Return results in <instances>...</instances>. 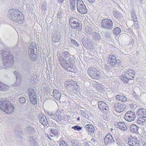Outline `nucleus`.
Masks as SVG:
<instances>
[{
  "label": "nucleus",
  "instance_id": "nucleus-1",
  "mask_svg": "<svg viewBox=\"0 0 146 146\" xmlns=\"http://www.w3.org/2000/svg\"><path fill=\"white\" fill-rule=\"evenodd\" d=\"M59 61L62 67L68 71L76 72V68L75 65V61L72 58L69 59L68 62H67L66 60L62 57H60Z\"/></svg>",
  "mask_w": 146,
  "mask_h": 146
},
{
  "label": "nucleus",
  "instance_id": "nucleus-2",
  "mask_svg": "<svg viewBox=\"0 0 146 146\" xmlns=\"http://www.w3.org/2000/svg\"><path fill=\"white\" fill-rule=\"evenodd\" d=\"M8 102L7 101H1L0 102V108L2 111L6 113H11L14 111V107L12 104H8Z\"/></svg>",
  "mask_w": 146,
  "mask_h": 146
},
{
  "label": "nucleus",
  "instance_id": "nucleus-3",
  "mask_svg": "<svg viewBox=\"0 0 146 146\" xmlns=\"http://www.w3.org/2000/svg\"><path fill=\"white\" fill-rule=\"evenodd\" d=\"M21 13L19 10L14 9H11L9 11L8 16L10 19L13 20L18 19V20L19 19L21 21H23L24 19L23 16L22 14L21 15Z\"/></svg>",
  "mask_w": 146,
  "mask_h": 146
},
{
  "label": "nucleus",
  "instance_id": "nucleus-4",
  "mask_svg": "<svg viewBox=\"0 0 146 146\" xmlns=\"http://www.w3.org/2000/svg\"><path fill=\"white\" fill-rule=\"evenodd\" d=\"M87 73L90 76L94 79H98L100 76V71L98 69L93 67L88 68L87 71Z\"/></svg>",
  "mask_w": 146,
  "mask_h": 146
},
{
  "label": "nucleus",
  "instance_id": "nucleus-5",
  "mask_svg": "<svg viewBox=\"0 0 146 146\" xmlns=\"http://www.w3.org/2000/svg\"><path fill=\"white\" fill-rule=\"evenodd\" d=\"M108 64L112 68L115 67L117 64L120 66L121 63V61L119 59L117 60L116 56L114 55H110L108 58Z\"/></svg>",
  "mask_w": 146,
  "mask_h": 146
},
{
  "label": "nucleus",
  "instance_id": "nucleus-6",
  "mask_svg": "<svg viewBox=\"0 0 146 146\" xmlns=\"http://www.w3.org/2000/svg\"><path fill=\"white\" fill-rule=\"evenodd\" d=\"M69 23L71 28L77 29H80L82 27V25L76 18L71 17L69 19Z\"/></svg>",
  "mask_w": 146,
  "mask_h": 146
},
{
  "label": "nucleus",
  "instance_id": "nucleus-7",
  "mask_svg": "<svg viewBox=\"0 0 146 146\" xmlns=\"http://www.w3.org/2000/svg\"><path fill=\"white\" fill-rule=\"evenodd\" d=\"M65 87L69 88L72 91L78 90V85L77 83L73 80H67L65 82L64 84Z\"/></svg>",
  "mask_w": 146,
  "mask_h": 146
},
{
  "label": "nucleus",
  "instance_id": "nucleus-8",
  "mask_svg": "<svg viewBox=\"0 0 146 146\" xmlns=\"http://www.w3.org/2000/svg\"><path fill=\"white\" fill-rule=\"evenodd\" d=\"M101 26L104 29L107 30L111 29L113 27V24L111 20L106 19L103 20L101 23Z\"/></svg>",
  "mask_w": 146,
  "mask_h": 146
},
{
  "label": "nucleus",
  "instance_id": "nucleus-9",
  "mask_svg": "<svg viewBox=\"0 0 146 146\" xmlns=\"http://www.w3.org/2000/svg\"><path fill=\"white\" fill-rule=\"evenodd\" d=\"M77 10L80 13L85 14L87 13L86 8L82 0L77 1Z\"/></svg>",
  "mask_w": 146,
  "mask_h": 146
},
{
  "label": "nucleus",
  "instance_id": "nucleus-10",
  "mask_svg": "<svg viewBox=\"0 0 146 146\" xmlns=\"http://www.w3.org/2000/svg\"><path fill=\"white\" fill-rule=\"evenodd\" d=\"M6 51L5 50L2 51L1 54H3V58L4 62L12 64L13 63V60L12 55L9 52H7L5 54Z\"/></svg>",
  "mask_w": 146,
  "mask_h": 146
},
{
  "label": "nucleus",
  "instance_id": "nucleus-11",
  "mask_svg": "<svg viewBox=\"0 0 146 146\" xmlns=\"http://www.w3.org/2000/svg\"><path fill=\"white\" fill-rule=\"evenodd\" d=\"M128 143L130 146H140L141 145L139 139L135 137L129 138L128 139Z\"/></svg>",
  "mask_w": 146,
  "mask_h": 146
},
{
  "label": "nucleus",
  "instance_id": "nucleus-12",
  "mask_svg": "<svg viewBox=\"0 0 146 146\" xmlns=\"http://www.w3.org/2000/svg\"><path fill=\"white\" fill-rule=\"evenodd\" d=\"M98 107L99 109L103 113L107 112L109 109L108 105L103 101H99L98 103Z\"/></svg>",
  "mask_w": 146,
  "mask_h": 146
},
{
  "label": "nucleus",
  "instance_id": "nucleus-13",
  "mask_svg": "<svg viewBox=\"0 0 146 146\" xmlns=\"http://www.w3.org/2000/svg\"><path fill=\"white\" fill-rule=\"evenodd\" d=\"M114 110L117 112L120 113L123 111L126 108L125 105L124 104H121L120 103H115L114 105Z\"/></svg>",
  "mask_w": 146,
  "mask_h": 146
},
{
  "label": "nucleus",
  "instance_id": "nucleus-14",
  "mask_svg": "<svg viewBox=\"0 0 146 146\" xmlns=\"http://www.w3.org/2000/svg\"><path fill=\"white\" fill-rule=\"evenodd\" d=\"M124 118L128 121H133L135 120V113L132 111H127L125 115Z\"/></svg>",
  "mask_w": 146,
  "mask_h": 146
},
{
  "label": "nucleus",
  "instance_id": "nucleus-15",
  "mask_svg": "<svg viewBox=\"0 0 146 146\" xmlns=\"http://www.w3.org/2000/svg\"><path fill=\"white\" fill-rule=\"evenodd\" d=\"M29 95L31 103L33 104H36L37 103L36 96L33 89L29 90Z\"/></svg>",
  "mask_w": 146,
  "mask_h": 146
},
{
  "label": "nucleus",
  "instance_id": "nucleus-16",
  "mask_svg": "<svg viewBox=\"0 0 146 146\" xmlns=\"http://www.w3.org/2000/svg\"><path fill=\"white\" fill-rule=\"evenodd\" d=\"M114 141L111 135L110 134H108L104 139V143L106 145H110L113 143Z\"/></svg>",
  "mask_w": 146,
  "mask_h": 146
},
{
  "label": "nucleus",
  "instance_id": "nucleus-17",
  "mask_svg": "<svg viewBox=\"0 0 146 146\" xmlns=\"http://www.w3.org/2000/svg\"><path fill=\"white\" fill-rule=\"evenodd\" d=\"M135 75V72L131 70H127L124 74V75L127 76L130 80H132L134 79Z\"/></svg>",
  "mask_w": 146,
  "mask_h": 146
},
{
  "label": "nucleus",
  "instance_id": "nucleus-18",
  "mask_svg": "<svg viewBox=\"0 0 146 146\" xmlns=\"http://www.w3.org/2000/svg\"><path fill=\"white\" fill-rule=\"evenodd\" d=\"M115 126L117 128L122 131H125L127 129V126L123 122H118L116 125Z\"/></svg>",
  "mask_w": 146,
  "mask_h": 146
},
{
  "label": "nucleus",
  "instance_id": "nucleus-19",
  "mask_svg": "<svg viewBox=\"0 0 146 146\" xmlns=\"http://www.w3.org/2000/svg\"><path fill=\"white\" fill-rule=\"evenodd\" d=\"M85 127L88 133L91 135H93L95 132V129L94 126L90 124L86 125Z\"/></svg>",
  "mask_w": 146,
  "mask_h": 146
},
{
  "label": "nucleus",
  "instance_id": "nucleus-20",
  "mask_svg": "<svg viewBox=\"0 0 146 146\" xmlns=\"http://www.w3.org/2000/svg\"><path fill=\"white\" fill-rule=\"evenodd\" d=\"M40 122L43 125L46 126L48 124L47 119L44 115L41 114L39 116Z\"/></svg>",
  "mask_w": 146,
  "mask_h": 146
},
{
  "label": "nucleus",
  "instance_id": "nucleus-21",
  "mask_svg": "<svg viewBox=\"0 0 146 146\" xmlns=\"http://www.w3.org/2000/svg\"><path fill=\"white\" fill-rule=\"evenodd\" d=\"M137 114L140 117H146V111L143 108H140L137 111Z\"/></svg>",
  "mask_w": 146,
  "mask_h": 146
},
{
  "label": "nucleus",
  "instance_id": "nucleus-22",
  "mask_svg": "<svg viewBox=\"0 0 146 146\" xmlns=\"http://www.w3.org/2000/svg\"><path fill=\"white\" fill-rule=\"evenodd\" d=\"M116 99L118 101L123 102H126L127 101V98L123 95H117L116 96Z\"/></svg>",
  "mask_w": 146,
  "mask_h": 146
},
{
  "label": "nucleus",
  "instance_id": "nucleus-23",
  "mask_svg": "<svg viewBox=\"0 0 146 146\" xmlns=\"http://www.w3.org/2000/svg\"><path fill=\"white\" fill-rule=\"evenodd\" d=\"M53 95L54 98L57 100H60L61 97V93L56 90H54L53 91Z\"/></svg>",
  "mask_w": 146,
  "mask_h": 146
},
{
  "label": "nucleus",
  "instance_id": "nucleus-24",
  "mask_svg": "<svg viewBox=\"0 0 146 146\" xmlns=\"http://www.w3.org/2000/svg\"><path fill=\"white\" fill-rule=\"evenodd\" d=\"M138 127L135 124H132L130 125L129 129L130 131L132 133H136L138 131Z\"/></svg>",
  "mask_w": 146,
  "mask_h": 146
},
{
  "label": "nucleus",
  "instance_id": "nucleus-25",
  "mask_svg": "<svg viewBox=\"0 0 146 146\" xmlns=\"http://www.w3.org/2000/svg\"><path fill=\"white\" fill-rule=\"evenodd\" d=\"M120 79L121 81L125 84L128 83V82L130 79L127 76L122 75L120 76Z\"/></svg>",
  "mask_w": 146,
  "mask_h": 146
},
{
  "label": "nucleus",
  "instance_id": "nucleus-26",
  "mask_svg": "<svg viewBox=\"0 0 146 146\" xmlns=\"http://www.w3.org/2000/svg\"><path fill=\"white\" fill-rule=\"evenodd\" d=\"M69 4L70 9L72 10H74L75 9V0H70Z\"/></svg>",
  "mask_w": 146,
  "mask_h": 146
},
{
  "label": "nucleus",
  "instance_id": "nucleus-27",
  "mask_svg": "<svg viewBox=\"0 0 146 146\" xmlns=\"http://www.w3.org/2000/svg\"><path fill=\"white\" fill-rule=\"evenodd\" d=\"M8 86L0 82V90L6 91L8 89Z\"/></svg>",
  "mask_w": 146,
  "mask_h": 146
},
{
  "label": "nucleus",
  "instance_id": "nucleus-28",
  "mask_svg": "<svg viewBox=\"0 0 146 146\" xmlns=\"http://www.w3.org/2000/svg\"><path fill=\"white\" fill-rule=\"evenodd\" d=\"M121 31V29L119 28L116 27L113 29V32L114 35H117L119 34Z\"/></svg>",
  "mask_w": 146,
  "mask_h": 146
},
{
  "label": "nucleus",
  "instance_id": "nucleus-29",
  "mask_svg": "<svg viewBox=\"0 0 146 146\" xmlns=\"http://www.w3.org/2000/svg\"><path fill=\"white\" fill-rule=\"evenodd\" d=\"M52 40L53 42H58L60 38L56 34H54L52 37Z\"/></svg>",
  "mask_w": 146,
  "mask_h": 146
},
{
  "label": "nucleus",
  "instance_id": "nucleus-30",
  "mask_svg": "<svg viewBox=\"0 0 146 146\" xmlns=\"http://www.w3.org/2000/svg\"><path fill=\"white\" fill-rule=\"evenodd\" d=\"M143 117H142L138 119L137 121V122L138 124H143V123L144 122L145 120L143 118Z\"/></svg>",
  "mask_w": 146,
  "mask_h": 146
},
{
  "label": "nucleus",
  "instance_id": "nucleus-31",
  "mask_svg": "<svg viewBox=\"0 0 146 146\" xmlns=\"http://www.w3.org/2000/svg\"><path fill=\"white\" fill-rule=\"evenodd\" d=\"M50 131L52 134L56 136H57L58 134V131L56 129H51Z\"/></svg>",
  "mask_w": 146,
  "mask_h": 146
},
{
  "label": "nucleus",
  "instance_id": "nucleus-32",
  "mask_svg": "<svg viewBox=\"0 0 146 146\" xmlns=\"http://www.w3.org/2000/svg\"><path fill=\"white\" fill-rule=\"evenodd\" d=\"M82 127L78 125H76L72 127V128H73L74 130L78 131H81L82 130Z\"/></svg>",
  "mask_w": 146,
  "mask_h": 146
},
{
  "label": "nucleus",
  "instance_id": "nucleus-33",
  "mask_svg": "<svg viewBox=\"0 0 146 146\" xmlns=\"http://www.w3.org/2000/svg\"><path fill=\"white\" fill-rule=\"evenodd\" d=\"M63 55L65 58H67L70 56V54L67 51L64 52Z\"/></svg>",
  "mask_w": 146,
  "mask_h": 146
},
{
  "label": "nucleus",
  "instance_id": "nucleus-34",
  "mask_svg": "<svg viewBox=\"0 0 146 146\" xmlns=\"http://www.w3.org/2000/svg\"><path fill=\"white\" fill-rule=\"evenodd\" d=\"M131 15L132 18H133V21L134 22L137 21L136 20V17L135 14V12L133 11L131 13Z\"/></svg>",
  "mask_w": 146,
  "mask_h": 146
},
{
  "label": "nucleus",
  "instance_id": "nucleus-35",
  "mask_svg": "<svg viewBox=\"0 0 146 146\" xmlns=\"http://www.w3.org/2000/svg\"><path fill=\"white\" fill-rule=\"evenodd\" d=\"M60 146H69L68 145L65 143L64 141H62L60 143Z\"/></svg>",
  "mask_w": 146,
  "mask_h": 146
},
{
  "label": "nucleus",
  "instance_id": "nucleus-36",
  "mask_svg": "<svg viewBox=\"0 0 146 146\" xmlns=\"http://www.w3.org/2000/svg\"><path fill=\"white\" fill-rule=\"evenodd\" d=\"M19 101L21 103H23L25 102V99L23 97L19 99Z\"/></svg>",
  "mask_w": 146,
  "mask_h": 146
},
{
  "label": "nucleus",
  "instance_id": "nucleus-37",
  "mask_svg": "<svg viewBox=\"0 0 146 146\" xmlns=\"http://www.w3.org/2000/svg\"><path fill=\"white\" fill-rule=\"evenodd\" d=\"M130 107L132 109H134L135 107L136 106V105L134 104H131L130 105Z\"/></svg>",
  "mask_w": 146,
  "mask_h": 146
},
{
  "label": "nucleus",
  "instance_id": "nucleus-38",
  "mask_svg": "<svg viewBox=\"0 0 146 146\" xmlns=\"http://www.w3.org/2000/svg\"><path fill=\"white\" fill-rule=\"evenodd\" d=\"M71 42L72 43L74 44H77V42L74 40H71Z\"/></svg>",
  "mask_w": 146,
  "mask_h": 146
},
{
  "label": "nucleus",
  "instance_id": "nucleus-39",
  "mask_svg": "<svg viewBox=\"0 0 146 146\" xmlns=\"http://www.w3.org/2000/svg\"><path fill=\"white\" fill-rule=\"evenodd\" d=\"M58 0V2L60 3H62L64 1V0Z\"/></svg>",
  "mask_w": 146,
  "mask_h": 146
},
{
  "label": "nucleus",
  "instance_id": "nucleus-40",
  "mask_svg": "<svg viewBox=\"0 0 146 146\" xmlns=\"http://www.w3.org/2000/svg\"><path fill=\"white\" fill-rule=\"evenodd\" d=\"M89 2L90 3H93L94 2L95 0H88Z\"/></svg>",
  "mask_w": 146,
  "mask_h": 146
},
{
  "label": "nucleus",
  "instance_id": "nucleus-41",
  "mask_svg": "<svg viewBox=\"0 0 146 146\" xmlns=\"http://www.w3.org/2000/svg\"><path fill=\"white\" fill-rule=\"evenodd\" d=\"M97 36H98V38H97V39H98V40H99L100 38V37H99V35H98V34H97Z\"/></svg>",
  "mask_w": 146,
  "mask_h": 146
},
{
  "label": "nucleus",
  "instance_id": "nucleus-42",
  "mask_svg": "<svg viewBox=\"0 0 146 146\" xmlns=\"http://www.w3.org/2000/svg\"><path fill=\"white\" fill-rule=\"evenodd\" d=\"M143 146H146V142L144 143L143 144Z\"/></svg>",
  "mask_w": 146,
  "mask_h": 146
},
{
  "label": "nucleus",
  "instance_id": "nucleus-43",
  "mask_svg": "<svg viewBox=\"0 0 146 146\" xmlns=\"http://www.w3.org/2000/svg\"><path fill=\"white\" fill-rule=\"evenodd\" d=\"M77 120H80V118H79H79H77Z\"/></svg>",
  "mask_w": 146,
  "mask_h": 146
},
{
  "label": "nucleus",
  "instance_id": "nucleus-44",
  "mask_svg": "<svg viewBox=\"0 0 146 146\" xmlns=\"http://www.w3.org/2000/svg\"><path fill=\"white\" fill-rule=\"evenodd\" d=\"M31 50L32 51V52H34V50H33L32 49H31Z\"/></svg>",
  "mask_w": 146,
  "mask_h": 146
},
{
  "label": "nucleus",
  "instance_id": "nucleus-45",
  "mask_svg": "<svg viewBox=\"0 0 146 146\" xmlns=\"http://www.w3.org/2000/svg\"><path fill=\"white\" fill-rule=\"evenodd\" d=\"M82 43L83 45L84 46V43H83V42H82Z\"/></svg>",
  "mask_w": 146,
  "mask_h": 146
}]
</instances>
